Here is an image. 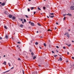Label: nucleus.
<instances>
[{"instance_id":"obj_1","label":"nucleus","mask_w":74,"mask_h":74,"mask_svg":"<svg viewBox=\"0 0 74 74\" xmlns=\"http://www.w3.org/2000/svg\"><path fill=\"white\" fill-rule=\"evenodd\" d=\"M70 8L71 9V10H74V6H72L71 7H70Z\"/></svg>"},{"instance_id":"obj_2","label":"nucleus","mask_w":74,"mask_h":74,"mask_svg":"<svg viewBox=\"0 0 74 74\" xmlns=\"http://www.w3.org/2000/svg\"><path fill=\"white\" fill-rule=\"evenodd\" d=\"M5 5V4L4 2H3L1 4V5H2V6H4V5Z\"/></svg>"},{"instance_id":"obj_3","label":"nucleus","mask_w":74,"mask_h":74,"mask_svg":"<svg viewBox=\"0 0 74 74\" xmlns=\"http://www.w3.org/2000/svg\"><path fill=\"white\" fill-rule=\"evenodd\" d=\"M31 26H34V24L33 23H31Z\"/></svg>"},{"instance_id":"obj_4","label":"nucleus","mask_w":74,"mask_h":74,"mask_svg":"<svg viewBox=\"0 0 74 74\" xmlns=\"http://www.w3.org/2000/svg\"><path fill=\"white\" fill-rule=\"evenodd\" d=\"M49 17H50V18H53L54 17V16H51V15H49Z\"/></svg>"},{"instance_id":"obj_5","label":"nucleus","mask_w":74,"mask_h":74,"mask_svg":"<svg viewBox=\"0 0 74 74\" xmlns=\"http://www.w3.org/2000/svg\"><path fill=\"white\" fill-rule=\"evenodd\" d=\"M9 17L10 18H12V15L10 14L9 15Z\"/></svg>"},{"instance_id":"obj_6","label":"nucleus","mask_w":74,"mask_h":74,"mask_svg":"<svg viewBox=\"0 0 74 74\" xmlns=\"http://www.w3.org/2000/svg\"><path fill=\"white\" fill-rule=\"evenodd\" d=\"M67 15H69V16H71V14H69H69H67Z\"/></svg>"},{"instance_id":"obj_7","label":"nucleus","mask_w":74,"mask_h":74,"mask_svg":"<svg viewBox=\"0 0 74 74\" xmlns=\"http://www.w3.org/2000/svg\"><path fill=\"white\" fill-rule=\"evenodd\" d=\"M5 38H6V39H7V38H8V35H5Z\"/></svg>"},{"instance_id":"obj_8","label":"nucleus","mask_w":74,"mask_h":74,"mask_svg":"<svg viewBox=\"0 0 74 74\" xmlns=\"http://www.w3.org/2000/svg\"><path fill=\"white\" fill-rule=\"evenodd\" d=\"M23 24H21L20 25V27H23Z\"/></svg>"},{"instance_id":"obj_9","label":"nucleus","mask_w":74,"mask_h":74,"mask_svg":"<svg viewBox=\"0 0 74 74\" xmlns=\"http://www.w3.org/2000/svg\"><path fill=\"white\" fill-rule=\"evenodd\" d=\"M12 19L13 20H14V19H15V17L13 16L12 18Z\"/></svg>"},{"instance_id":"obj_10","label":"nucleus","mask_w":74,"mask_h":74,"mask_svg":"<svg viewBox=\"0 0 74 74\" xmlns=\"http://www.w3.org/2000/svg\"><path fill=\"white\" fill-rule=\"evenodd\" d=\"M69 34V32H66V33H65L64 34V35H66V34H67H67Z\"/></svg>"},{"instance_id":"obj_11","label":"nucleus","mask_w":74,"mask_h":74,"mask_svg":"<svg viewBox=\"0 0 74 74\" xmlns=\"http://www.w3.org/2000/svg\"><path fill=\"white\" fill-rule=\"evenodd\" d=\"M60 61H62V58L61 57H60Z\"/></svg>"},{"instance_id":"obj_12","label":"nucleus","mask_w":74,"mask_h":74,"mask_svg":"<svg viewBox=\"0 0 74 74\" xmlns=\"http://www.w3.org/2000/svg\"><path fill=\"white\" fill-rule=\"evenodd\" d=\"M6 63V62H4V63H3V64H4V65H6V64H7Z\"/></svg>"},{"instance_id":"obj_13","label":"nucleus","mask_w":74,"mask_h":74,"mask_svg":"<svg viewBox=\"0 0 74 74\" xmlns=\"http://www.w3.org/2000/svg\"><path fill=\"white\" fill-rule=\"evenodd\" d=\"M38 10H40V11H41V9L39 7H38Z\"/></svg>"},{"instance_id":"obj_14","label":"nucleus","mask_w":74,"mask_h":74,"mask_svg":"<svg viewBox=\"0 0 74 74\" xmlns=\"http://www.w3.org/2000/svg\"><path fill=\"white\" fill-rule=\"evenodd\" d=\"M36 58V56H34L33 58V59H35Z\"/></svg>"},{"instance_id":"obj_15","label":"nucleus","mask_w":74,"mask_h":74,"mask_svg":"<svg viewBox=\"0 0 74 74\" xmlns=\"http://www.w3.org/2000/svg\"><path fill=\"white\" fill-rule=\"evenodd\" d=\"M67 36L69 38V37L70 36V35H69V34H67Z\"/></svg>"},{"instance_id":"obj_16","label":"nucleus","mask_w":74,"mask_h":74,"mask_svg":"<svg viewBox=\"0 0 74 74\" xmlns=\"http://www.w3.org/2000/svg\"><path fill=\"white\" fill-rule=\"evenodd\" d=\"M44 45L45 46V47H46L47 46V45H46V43H44Z\"/></svg>"},{"instance_id":"obj_17","label":"nucleus","mask_w":74,"mask_h":74,"mask_svg":"<svg viewBox=\"0 0 74 74\" xmlns=\"http://www.w3.org/2000/svg\"><path fill=\"white\" fill-rule=\"evenodd\" d=\"M50 15H54V14H53V13H50Z\"/></svg>"},{"instance_id":"obj_18","label":"nucleus","mask_w":74,"mask_h":74,"mask_svg":"<svg viewBox=\"0 0 74 74\" xmlns=\"http://www.w3.org/2000/svg\"><path fill=\"white\" fill-rule=\"evenodd\" d=\"M35 44L36 45H38V42H35Z\"/></svg>"},{"instance_id":"obj_19","label":"nucleus","mask_w":74,"mask_h":74,"mask_svg":"<svg viewBox=\"0 0 74 74\" xmlns=\"http://www.w3.org/2000/svg\"><path fill=\"white\" fill-rule=\"evenodd\" d=\"M34 7H31V10H33V9H34Z\"/></svg>"},{"instance_id":"obj_20","label":"nucleus","mask_w":74,"mask_h":74,"mask_svg":"<svg viewBox=\"0 0 74 74\" xmlns=\"http://www.w3.org/2000/svg\"><path fill=\"white\" fill-rule=\"evenodd\" d=\"M4 28H5V29H7V26H4Z\"/></svg>"},{"instance_id":"obj_21","label":"nucleus","mask_w":74,"mask_h":74,"mask_svg":"<svg viewBox=\"0 0 74 74\" xmlns=\"http://www.w3.org/2000/svg\"><path fill=\"white\" fill-rule=\"evenodd\" d=\"M56 47L57 48H58V49H59V47L58 46H56Z\"/></svg>"},{"instance_id":"obj_22","label":"nucleus","mask_w":74,"mask_h":74,"mask_svg":"<svg viewBox=\"0 0 74 74\" xmlns=\"http://www.w3.org/2000/svg\"><path fill=\"white\" fill-rule=\"evenodd\" d=\"M24 22H26V19H24Z\"/></svg>"},{"instance_id":"obj_23","label":"nucleus","mask_w":74,"mask_h":74,"mask_svg":"<svg viewBox=\"0 0 74 74\" xmlns=\"http://www.w3.org/2000/svg\"><path fill=\"white\" fill-rule=\"evenodd\" d=\"M45 8V7H43V9H44V10H45V8Z\"/></svg>"},{"instance_id":"obj_24","label":"nucleus","mask_w":74,"mask_h":74,"mask_svg":"<svg viewBox=\"0 0 74 74\" xmlns=\"http://www.w3.org/2000/svg\"><path fill=\"white\" fill-rule=\"evenodd\" d=\"M30 9H29V8H28V12H29V11H30Z\"/></svg>"},{"instance_id":"obj_25","label":"nucleus","mask_w":74,"mask_h":74,"mask_svg":"<svg viewBox=\"0 0 74 74\" xmlns=\"http://www.w3.org/2000/svg\"><path fill=\"white\" fill-rule=\"evenodd\" d=\"M71 44H70L69 45H68V46L69 47H70V46H71Z\"/></svg>"},{"instance_id":"obj_26","label":"nucleus","mask_w":74,"mask_h":74,"mask_svg":"<svg viewBox=\"0 0 74 74\" xmlns=\"http://www.w3.org/2000/svg\"><path fill=\"white\" fill-rule=\"evenodd\" d=\"M58 56V55H55L54 56V57H56V56Z\"/></svg>"},{"instance_id":"obj_27","label":"nucleus","mask_w":74,"mask_h":74,"mask_svg":"<svg viewBox=\"0 0 74 74\" xmlns=\"http://www.w3.org/2000/svg\"><path fill=\"white\" fill-rule=\"evenodd\" d=\"M10 70H8V71H6L5 72V73H6V72H9V71H10Z\"/></svg>"},{"instance_id":"obj_28","label":"nucleus","mask_w":74,"mask_h":74,"mask_svg":"<svg viewBox=\"0 0 74 74\" xmlns=\"http://www.w3.org/2000/svg\"><path fill=\"white\" fill-rule=\"evenodd\" d=\"M17 43L18 44H21V42H17Z\"/></svg>"},{"instance_id":"obj_29","label":"nucleus","mask_w":74,"mask_h":74,"mask_svg":"<svg viewBox=\"0 0 74 74\" xmlns=\"http://www.w3.org/2000/svg\"><path fill=\"white\" fill-rule=\"evenodd\" d=\"M18 60H21V59L20 58H18Z\"/></svg>"},{"instance_id":"obj_30","label":"nucleus","mask_w":74,"mask_h":74,"mask_svg":"<svg viewBox=\"0 0 74 74\" xmlns=\"http://www.w3.org/2000/svg\"><path fill=\"white\" fill-rule=\"evenodd\" d=\"M23 74H24V71H23Z\"/></svg>"},{"instance_id":"obj_31","label":"nucleus","mask_w":74,"mask_h":74,"mask_svg":"<svg viewBox=\"0 0 74 74\" xmlns=\"http://www.w3.org/2000/svg\"><path fill=\"white\" fill-rule=\"evenodd\" d=\"M38 25L39 26H41V25H40V24L38 23Z\"/></svg>"},{"instance_id":"obj_32","label":"nucleus","mask_w":74,"mask_h":74,"mask_svg":"<svg viewBox=\"0 0 74 74\" xmlns=\"http://www.w3.org/2000/svg\"><path fill=\"white\" fill-rule=\"evenodd\" d=\"M25 16H26V17H27V18H29V17H28V16H27V15H25Z\"/></svg>"},{"instance_id":"obj_33","label":"nucleus","mask_w":74,"mask_h":74,"mask_svg":"<svg viewBox=\"0 0 74 74\" xmlns=\"http://www.w3.org/2000/svg\"><path fill=\"white\" fill-rule=\"evenodd\" d=\"M65 19H66V17H64V21L65 20Z\"/></svg>"},{"instance_id":"obj_34","label":"nucleus","mask_w":74,"mask_h":74,"mask_svg":"<svg viewBox=\"0 0 74 74\" xmlns=\"http://www.w3.org/2000/svg\"><path fill=\"white\" fill-rule=\"evenodd\" d=\"M52 53H55V52H54V51H52Z\"/></svg>"},{"instance_id":"obj_35","label":"nucleus","mask_w":74,"mask_h":74,"mask_svg":"<svg viewBox=\"0 0 74 74\" xmlns=\"http://www.w3.org/2000/svg\"><path fill=\"white\" fill-rule=\"evenodd\" d=\"M31 54H32V55H33L34 54V53H32Z\"/></svg>"},{"instance_id":"obj_36","label":"nucleus","mask_w":74,"mask_h":74,"mask_svg":"<svg viewBox=\"0 0 74 74\" xmlns=\"http://www.w3.org/2000/svg\"><path fill=\"white\" fill-rule=\"evenodd\" d=\"M63 48H64V49H66V47H64Z\"/></svg>"},{"instance_id":"obj_37","label":"nucleus","mask_w":74,"mask_h":74,"mask_svg":"<svg viewBox=\"0 0 74 74\" xmlns=\"http://www.w3.org/2000/svg\"><path fill=\"white\" fill-rule=\"evenodd\" d=\"M2 39V38L1 37H0V40H1Z\"/></svg>"},{"instance_id":"obj_38","label":"nucleus","mask_w":74,"mask_h":74,"mask_svg":"<svg viewBox=\"0 0 74 74\" xmlns=\"http://www.w3.org/2000/svg\"><path fill=\"white\" fill-rule=\"evenodd\" d=\"M48 32H49V31H51V30H50V29H49V30H48Z\"/></svg>"},{"instance_id":"obj_39","label":"nucleus","mask_w":74,"mask_h":74,"mask_svg":"<svg viewBox=\"0 0 74 74\" xmlns=\"http://www.w3.org/2000/svg\"><path fill=\"white\" fill-rule=\"evenodd\" d=\"M39 48H40V49H42V48H41V47H40Z\"/></svg>"},{"instance_id":"obj_40","label":"nucleus","mask_w":74,"mask_h":74,"mask_svg":"<svg viewBox=\"0 0 74 74\" xmlns=\"http://www.w3.org/2000/svg\"><path fill=\"white\" fill-rule=\"evenodd\" d=\"M72 59H74V57H72Z\"/></svg>"},{"instance_id":"obj_41","label":"nucleus","mask_w":74,"mask_h":74,"mask_svg":"<svg viewBox=\"0 0 74 74\" xmlns=\"http://www.w3.org/2000/svg\"><path fill=\"white\" fill-rule=\"evenodd\" d=\"M38 66L39 67H41V66L40 65H39Z\"/></svg>"},{"instance_id":"obj_42","label":"nucleus","mask_w":74,"mask_h":74,"mask_svg":"<svg viewBox=\"0 0 74 74\" xmlns=\"http://www.w3.org/2000/svg\"><path fill=\"white\" fill-rule=\"evenodd\" d=\"M29 51H30V52H32V50H31V49H30V50H29Z\"/></svg>"},{"instance_id":"obj_43","label":"nucleus","mask_w":74,"mask_h":74,"mask_svg":"<svg viewBox=\"0 0 74 74\" xmlns=\"http://www.w3.org/2000/svg\"><path fill=\"white\" fill-rule=\"evenodd\" d=\"M36 33H38V31H36Z\"/></svg>"},{"instance_id":"obj_44","label":"nucleus","mask_w":74,"mask_h":74,"mask_svg":"<svg viewBox=\"0 0 74 74\" xmlns=\"http://www.w3.org/2000/svg\"><path fill=\"white\" fill-rule=\"evenodd\" d=\"M14 69V67H12V68H11V69Z\"/></svg>"},{"instance_id":"obj_45","label":"nucleus","mask_w":74,"mask_h":74,"mask_svg":"<svg viewBox=\"0 0 74 74\" xmlns=\"http://www.w3.org/2000/svg\"><path fill=\"white\" fill-rule=\"evenodd\" d=\"M36 14V12H34V14Z\"/></svg>"},{"instance_id":"obj_46","label":"nucleus","mask_w":74,"mask_h":74,"mask_svg":"<svg viewBox=\"0 0 74 74\" xmlns=\"http://www.w3.org/2000/svg\"><path fill=\"white\" fill-rule=\"evenodd\" d=\"M21 21H23V19H21Z\"/></svg>"},{"instance_id":"obj_47","label":"nucleus","mask_w":74,"mask_h":74,"mask_svg":"<svg viewBox=\"0 0 74 74\" xmlns=\"http://www.w3.org/2000/svg\"><path fill=\"white\" fill-rule=\"evenodd\" d=\"M65 15H66V14H64V15H63L64 16H65Z\"/></svg>"},{"instance_id":"obj_48","label":"nucleus","mask_w":74,"mask_h":74,"mask_svg":"<svg viewBox=\"0 0 74 74\" xmlns=\"http://www.w3.org/2000/svg\"><path fill=\"white\" fill-rule=\"evenodd\" d=\"M22 23L23 24H24V22L23 21H22Z\"/></svg>"},{"instance_id":"obj_49","label":"nucleus","mask_w":74,"mask_h":74,"mask_svg":"<svg viewBox=\"0 0 74 74\" xmlns=\"http://www.w3.org/2000/svg\"><path fill=\"white\" fill-rule=\"evenodd\" d=\"M32 0H28L29 1H31Z\"/></svg>"},{"instance_id":"obj_50","label":"nucleus","mask_w":74,"mask_h":74,"mask_svg":"<svg viewBox=\"0 0 74 74\" xmlns=\"http://www.w3.org/2000/svg\"><path fill=\"white\" fill-rule=\"evenodd\" d=\"M72 42H74V41L73 40H72Z\"/></svg>"},{"instance_id":"obj_51","label":"nucleus","mask_w":74,"mask_h":74,"mask_svg":"<svg viewBox=\"0 0 74 74\" xmlns=\"http://www.w3.org/2000/svg\"><path fill=\"white\" fill-rule=\"evenodd\" d=\"M47 18H49V16H47Z\"/></svg>"},{"instance_id":"obj_52","label":"nucleus","mask_w":74,"mask_h":74,"mask_svg":"<svg viewBox=\"0 0 74 74\" xmlns=\"http://www.w3.org/2000/svg\"><path fill=\"white\" fill-rule=\"evenodd\" d=\"M56 24H57V25H58V23H56Z\"/></svg>"},{"instance_id":"obj_53","label":"nucleus","mask_w":74,"mask_h":74,"mask_svg":"<svg viewBox=\"0 0 74 74\" xmlns=\"http://www.w3.org/2000/svg\"><path fill=\"white\" fill-rule=\"evenodd\" d=\"M69 52H68L67 53L68 55H69Z\"/></svg>"},{"instance_id":"obj_54","label":"nucleus","mask_w":74,"mask_h":74,"mask_svg":"<svg viewBox=\"0 0 74 74\" xmlns=\"http://www.w3.org/2000/svg\"><path fill=\"white\" fill-rule=\"evenodd\" d=\"M66 62H67H67H68V60H66Z\"/></svg>"},{"instance_id":"obj_55","label":"nucleus","mask_w":74,"mask_h":74,"mask_svg":"<svg viewBox=\"0 0 74 74\" xmlns=\"http://www.w3.org/2000/svg\"><path fill=\"white\" fill-rule=\"evenodd\" d=\"M31 23V22L29 21V23Z\"/></svg>"},{"instance_id":"obj_56","label":"nucleus","mask_w":74,"mask_h":74,"mask_svg":"<svg viewBox=\"0 0 74 74\" xmlns=\"http://www.w3.org/2000/svg\"><path fill=\"white\" fill-rule=\"evenodd\" d=\"M3 57H5V55L3 56Z\"/></svg>"},{"instance_id":"obj_57","label":"nucleus","mask_w":74,"mask_h":74,"mask_svg":"<svg viewBox=\"0 0 74 74\" xmlns=\"http://www.w3.org/2000/svg\"><path fill=\"white\" fill-rule=\"evenodd\" d=\"M68 31H69V32H70V29H69L68 30Z\"/></svg>"},{"instance_id":"obj_58","label":"nucleus","mask_w":74,"mask_h":74,"mask_svg":"<svg viewBox=\"0 0 74 74\" xmlns=\"http://www.w3.org/2000/svg\"><path fill=\"white\" fill-rule=\"evenodd\" d=\"M56 27H55V30H56Z\"/></svg>"},{"instance_id":"obj_59","label":"nucleus","mask_w":74,"mask_h":74,"mask_svg":"<svg viewBox=\"0 0 74 74\" xmlns=\"http://www.w3.org/2000/svg\"><path fill=\"white\" fill-rule=\"evenodd\" d=\"M1 3H2V2H0V4H1Z\"/></svg>"},{"instance_id":"obj_60","label":"nucleus","mask_w":74,"mask_h":74,"mask_svg":"<svg viewBox=\"0 0 74 74\" xmlns=\"http://www.w3.org/2000/svg\"><path fill=\"white\" fill-rule=\"evenodd\" d=\"M40 38H42V36H41L40 37Z\"/></svg>"},{"instance_id":"obj_61","label":"nucleus","mask_w":74,"mask_h":74,"mask_svg":"<svg viewBox=\"0 0 74 74\" xmlns=\"http://www.w3.org/2000/svg\"><path fill=\"white\" fill-rule=\"evenodd\" d=\"M8 64L9 65V64H10V63H8Z\"/></svg>"},{"instance_id":"obj_62","label":"nucleus","mask_w":74,"mask_h":74,"mask_svg":"<svg viewBox=\"0 0 74 74\" xmlns=\"http://www.w3.org/2000/svg\"><path fill=\"white\" fill-rule=\"evenodd\" d=\"M18 46H19L18 45H17V47H18Z\"/></svg>"},{"instance_id":"obj_63","label":"nucleus","mask_w":74,"mask_h":74,"mask_svg":"<svg viewBox=\"0 0 74 74\" xmlns=\"http://www.w3.org/2000/svg\"><path fill=\"white\" fill-rule=\"evenodd\" d=\"M31 42H32V40H31Z\"/></svg>"},{"instance_id":"obj_64","label":"nucleus","mask_w":74,"mask_h":74,"mask_svg":"<svg viewBox=\"0 0 74 74\" xmlns=\"http://www.w3.org/2000/svg\"><path fill=\"white\" fill-rule=\"evenodd\" d=\"M9 66H11V65L10 64H9Z\"/></svg>"}]
</instances>
